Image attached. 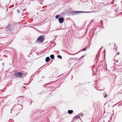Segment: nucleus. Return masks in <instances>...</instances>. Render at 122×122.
I'll use <instances>...</instances> for the list:
<instances>
[{
    "label": "nucleus",
    "mask_w": 122,
    "mask_h": 122,
    "mask_svg": "<svg viewBox=\"0 0 122 122\" xmlns=\"http://www.w3.org/2000/svg\"><path fill=\"white\" fill-rule=\"evenodd\" d=\"M45 38H44V36H39L36 40V43L37 42H40L41 43H42L44 39Z\"/></svg>",
    "instance_id": "1"
},
{
    "label": "nucleus",
    "mask_w": 122,
    "mask_h": 122,
    "mask_svg": "<svg viewBox=\"0 0 122 122\" xmlns=\"http://www.w3.org/2000/svg\"><path fill=\"white\" fill-rule=\"evenodd\" d=\"M14 75L17 78L19 77H21L24 75V74L21 72H16L14 73Z\"/></svg>",
    "instance_id": "2"
},
{
    "label": "nucleus",
    "mask_w": 122,
    "mask_h": 122,
    "mask_svg": "<svg viewBox=\"0 0 122 122\" xmlns=\"http://www.w3.org/2000/svg\"><path fill=\"white\" fill-rule=\"evenodd\" d=\"M21 96L18 97L17 98L18 99V102L19 103H21L23 101V98H22Z\"/></svg>",
    "instance_id": "3"
},
{
    "label": "nucleus",
    "mask_w": 122,
    "mask_h": 122,
    "mask_svg": "<svg viewBox=\"0 0 122 122\" xmlns=\"http://www.w3.org/2000/svg\"><path fill=\"white\" fill-rule=\"evenodd\" d=\"M64 19L62 17H61L59 18L58 19L60 23H63Z\"/></svg>",
    "instance_id": "4"
},
{
    "label": "nucleus",
    "mask_w": 122,
    "mask_h": 122,
    "mask_svg": "<svg viewBox=\"0 0 122 122\" xmlns=\"http://www.w3.org/2000/svg\"><path fill=\"white\" fill-rule=\"evenodd\" d=\"M80 118V117H79V115H76V116H75L74 117H73V119H74V120H75V119H78V118Z\"/></svg>",
    "instance_id": "5"
},
{
    "label": "nucleus",
    "mask_w": 122,
    "mask_h": 122,
    "mask_svg": "<svg viewBox=\"0 0 122 122\" xmlns=\"http://www.w3.org/2000/svg\"><path fill=\"white\" fill-rule=\"evenodd\" d=\"M74 11H75L71 10L70 11V13L72 15H73L75 14Z\"/></svg>",
    "instance_id": "6"
},
{
    "label": "nucleus",
    "mask_w": 122,
    "mask_h": 122,
    "mask_svg": "<svg viewBox=\"0 0 122 122\" xmlns=\"http://www.w3.org/2000/svg\"><path fill=\"white\" fill-rule=\"evenodd\" d=\"M73 112V111L72 110H69L68 111V112L69 114H71Z\"/></svg>",
    "instance_id": "7"
},
{
    "label": "nucleus",
    "mask_w": 122,
    "mask_h": 122,
    "mask_svg": "<svg viewBox=\"0 0 122 122\" xmlns=\"http://www.w3.org/2000/svg\"><path fill=\"white\" fill-rule=\"evenodd\" d=\"M50 60V59L49 57H46V62H48Z\"/></svg>",
    "instance_id": "8"
},
{
    "label": "nucleus",
    "mask_w": 122,
    "mask_h": 122,
    "mask_svg": "<svg viewBox=\"0 0 122 122\" xmlns=\"http://www.w3.org/2000/svg\"><path fill=\"white\" fill-rule=\"evenodd\" d=\"M91 12V11H89V12H86V11H80V13H90Z\"/></svg>",
    "instance_id": "9"
},
{
    "label": "nucleus",
    "mask_w": 122,
    "mask_h": 122,
    "mask_svg": "<svg viewBox=\"0 0 122 122\" xmlns=\"http://www.w3.org/2000/svg\"><path fill=\"white\" fill-rule=\"evenodd\" d=\"M54 55L53 54H52L50 56V57L52 59H54Z\"/></svg>",
    "instance_id": "10"
},
{
    "label": "nucleus",
    "mask_w": 122,
    "mask_h": 122,
    "mask_svg": "<svg viewBox=\"0 0 122 122\" xmlns=\"http://www.w3.org/2000/svg\"><path fill=\"white\" fill-rule=\"evenodd\" d=\"M75 14H79L80 13V11H75Z\"/></svg>",
    "instance_id": "11"
},
{
    "label": "nucleus",
    "mask_w": 122,
    "mask_h": 122,
    "mask_svg": "<svg viewBox=\"0 0 122 122\" xmlns=\"http://www.w3.org/2000/svg\"><path fill=\"white\" fill-rule=\"evenodd\" d=\"M57 57L60 59H61L62 58V57L61 56L59 55L57 56Z\"/></svg>",
    "instance_id": "12"
},
{
    "label": "nucleus",
    "mask_w": 122,
    "mask_h": 122,
    "mask_svg": "<svg viewBox=\"0 0 122 122\" xmlns=\"http://www.w3.org/2000/svg\"><path fill=\"white\" fill-rule=\"evenodd\" d=\"M79 117H82V116H84V114H83V113H80L79 114Z\"/></svg>",
    "instance_id": "13"
},
{
    "label": "nucleus",
    "mask_w": 122,
    "mask_h": 122,
    "mask_svg": "<svg viewBox=\"0 0 122 122\" xmlns=\"http://www.w3.org/2000/svg\"><path fill=\"white\" fill-rule=\"evenodd\" d=\"M60 15H57L56 16L55 18L56 19H57L59 17H60Z\"/></svg>",
    "instance_id": "14"
},
{
    "label": "nucleus",
    "mask_w": 122,
    "mask_h": 122,
    "mask_svg": "<svg viewBox=\"0 0 122 122\" xmlns=\"http://www.w3.org/2000/svg\"><path fill=\"white\" fill-rule=\"evenodd\" d=\"M10 25L9 24L7 25V27H6V29H8V28L10 27Z\"/></svg>",
    "instance_id": "15"
},
{
    "label": "nucleus",
    "mask_w": 122,
    "mask_h": 122,
    "mask_svg": "<svg viewBox=\"0 0 122 122\" xmlns=\"http://www.w3.org/2000/svg\"><path fill=\"white\" fill-rule=\"evenodd\" d=\"M78 53V52L77 53H75V54H72V53H70V55H75L77 54Z\"/></svg>",
    "instance_id": "16"
},
{
    "label": "nucleus",
    "mask_w": 122,
    "mask_h": 122,
    "mask_svg": "<svg viewBox=\"0 0 122 122\" xmlns=\"http://www.w3.org/2000/svg\"><path fill=\"white\" fill-rule=\"evenodd\" d=\"M23 74H24V75L23 76H25L26 75L27 73L26 72H24L23 73Z\"/></svg>",
    "instance_id": "17"
},
{
    "label": "nucleus",
    "mask_w": 122,
    "mask_h": 122,
    "mask_svg": "<svg viewBox=\"0 0 122 122\" xmlns=\"http://www.w3.org/2000/svg\"><path fill=\"white\" fill-rule=\"evenodd\" d=\"M84 56V55H83L80 58V60H81V59Z\"/></svg>",
    "instance_id": "18"
},
{
    "label": "nucleus",
    "mask_w": 122,
    "mask_h": 122,
    "mask_svg": "<svg viewBox=\"0 0 122 122\" xmlns=\"http://www.w3.org/2000/svg\"><path fill=\"white\" fill-rule=\"evenodd\" d=\"M86 50V48H84L83 49V51H84Z\"/></svg>",
    "instance_id": "19"
},
{
    "label": "nucleus",
    "mask_w": 122,
    "mask_h": 122,
    "mask_svg": "<svg viewBox=\"0 0 122 122\" xmlns=\"http://www.w3.org/2000/svg\"><path fill=\"white\" fill-rule=\"evenodd\" d=\"M107 97V95L105 94L104 96V97L105 98Z\"/></svg>",
    "instance_id": "20"
},
{
    "label": "nucleus",
    "mask_w": 122,
    "mask_h": 122,
    "mask_svg": "<svg viewBox=\"0 0 122 122\" xmlns=\"http://www.w3.org/2000/svg\"><path fill=\"white\" fill-rule=\"evenodd\" d=\"M17 11L18 13H20V11L19 10H17Z\"/></svg>",
    "instance_id": "21"
},
{
    "label": "nucleus",
    "mask_w": 122,
    "mask_h": 122,
    "mask_svg": "<svg viewBox=\"0 0 122 122\" xmlns=\"http://www.w3.org/2000/svg\"><path fill=\"white\" fill-rule=\"evenodd\" d=\"M24 88H25L26 87L24 86H22Z\"/></svg>",
    "instance_id": "22"
},
{
    "label": "nucleus",
    "mask_w": 122,
    "mask_h": 122,
    "mask_svg": "<svg viewBox=\"0 0 122 122\" xmlns=\"http://www.w3.org/2000/svg\"><path fill=\"white\" fill-rule=\"evenodd\" d=\"M93 21V20H91V23H92V22Z\"/></svg>",
    "instance_id": "23"
},
{
    "label": "nucleus",
    "mask_w": 122,
    "mask_h": 122,
    "mask_svg": "<svg viewBox=\"0 0 122 122\" xmlns=\"http://www.w3.org/2000/svg\"><path fill=\"white\" fill-rule=\"evenodd\" d=\"M50 83H47V84H46V85H48V84H50Z\"/></svg>",
    "instance_id": "24"
},
{
    "label": "nucleus",
    "mask_w": 122,
    "mask_h": 122,
    "mask_svg": "<svg viewBox=\"0 0 122 122\" xmlns=\"http://www.w3.org/2000/svg\"><path fill=\"white\" fill-rule=\"evenodd\" d=\"M120 54V53L119 52H118L117 53V54H118V55H119Z\"/></svg>",
    "instance_id": "25"
},
{
    "label": "nucleus",
    "mask_w": 122,
    "mask_h": 122,
    "mask_svg": "<svg viewBox=\"0 0 122 122\" xmlns=\"http://www.w3.org/2000/svg\"><path fill=\"white\" fill-rule=\"evenodd\" d=\"M104 53H105V49H104Z\"/></svg>",
    "instance_id": "26"
},
{
    "label": "nucleus",
    "mask_w": 122,
    "mask_h": 122,
    "mask_svg": "<svg viewBox=\"0 0 122 122\" xmlns=\"http://www.w3.org/2000/svg\"><path fill=\"white\" fill-rule=\"evenodd\" d=\"M2 64L3 65H4V63H2Z\"/></svg>",
    "instance_id": "27"
},
{
    "label": "nucleus",
    "mask_w": 122,
    "mask_h": 122,
    "mask_svg": "<svg viewBox=\"0 0 122 122\" xmlns=\"http://www.w3.org/2000/svg\"><path fill=\"white\" fill-rule=\"evenodd\" d=\"M4 89H5V88H4Z\"/></svg>",
    "instance_id": "28"
},
{
    "label": "nucleus",
    "mask_w": 122,
    "mask_h": 122,
    "mask_svg": "<svg viewBox=\"0 0 122 122\" xmlns=\"http://www.w3.org/2000/svg\"><path fill=\"white\" fill-rule=\"evenodd\" d=\"M102 48V47L100 49V50H101Z\"/></svg>",
    "instance_id": "29"
},
{
    "label": "nucleus",
    "mask_w": 122,
    "mask_h": 122,
    "mask_svg": "<svg viewBox=\"0 0 122 122\" xmlns=\"http://www.w3.org/2000/svg\"><path fill=\"white\" fill-rule=\"evenodd\" d=\"M21 106H22V107H23V106L22 105H21Z\"/></svg>",
    "instance_id": "30"
},
{
    "label": "nucleus",
    "mask_w": 122,
    "mask_h": 122,
    "mask_svg": "<svg viewBox=\"0 0 122 122\" xmlns=\"http://www.w3.org/2000/svg\"><path fill=\"white\" fill-rule=\"evenodd\" d=\"M44 77V76H42V77H43H43Z\"/></svg>",
    "instance_id": "31"
},
{
    "label": "nucleus",
    "mask_w": 122,
    "mask_h": 122,
    "mask_svg": "<svg viewBox=\"0 0 122 122\" xmlns=\"http://www.w3.org/2000/svg\"><path fill=\"white\" fill-rule=\"evenodd\" d=\"M82 49L81 50V51H82Z\"/></svg>",
    "instance_id": "32"
},
{
    "label": "nucleus",
    "mask_w": 122,
    "mask_h": 122,
    "mask_svg": "<svg viewBox=\"0 0 122 122\" xmlns=\"http://www.w3.org/2000/svg\"><path fill=\"white\" fill-rule=\"evenodd\" d=\"M102 21H101V22Z\"/></svg>",
    "instance_id": "33"
}]
</instances>
